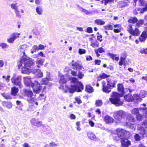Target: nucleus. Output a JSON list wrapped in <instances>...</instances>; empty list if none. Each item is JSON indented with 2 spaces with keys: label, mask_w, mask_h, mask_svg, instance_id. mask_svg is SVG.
<instances>
[{
  "label": "nucleus",
  "mask_w": 147,
  "mask_h": 147,
  "mask_svg": "<svg viewBox=\"0 0 147 147\" xmlns=\"http://www.w3.org/2000/svg\"><path fill=\"white\" fill-rule=\"evenodd\" d=\"M25 93L27 96V100L29 101H33L34 98L33 97V93L31 90H26L25 91Z\"/></svg>",
  "instance_id": "ddd939ff"
},
{
  "label": "nucleus",
  "mask_w": 147,
  "mask_h": 147,
  "mask_svg": "<svg viewBox=\"0 0 147 147\" xmlns=\"http://www.w3.org/2000/svg\"><path fill=\"white\" fill-rule=\"evenodd\" d=\"M98 43L96 41L95 42H92L91 45L93 47L95 48L98 47Z\"/></svg>",
  "instance_id": "09e8293b"
},
{
  "label": "nucleus",
  "mask_w": 147,
  "mask_h": 147,
  "mask_svg": "<svg viewBox=\"0 0 147 147\" xmlns=\"http://www.w3.org/2000/svg\"><path fill=\"white\" fill-rule=\"evenodd\" d=\"M21 77L20 76H17L16 74L13 75L11 79V82L16 85H19L21 87L22 85L21 84Z\"/></svg>",
  "instance_id": "0eeeda50"
},
{
  "label": "nucleus",
  "mask_w": 147,
  "mask_h": 147,
  "mask_svg": "<svg viewBox=\"0 0 147 147\" xmlns=\"http://www.w3.org/2000/svg\"><path fill=\"white\" fill-rule=\"evenodd\" d=\"M139 2L140 5L143 6L145 4V2L144 0H136V2Z\"/></svg>",
  "instance_id": "5fc2aeb1"
},
{
  "label": "nucleus",
  "mask_w": 147,
  "mask_h": 147,
  "mask_svg": "<svg viewBox=\"0 0 147 147\" xmlns=\"http://www.w3.org/2000/svg\"><path fill=\"white\" fill-rule=\"evenodd\" d=\"M87 32L89 33H91L92 32V29L90 27H88L87 28Z\"/></svg>",
  "instance_id": "680f3d73"
},
{
  "label": "nucleus",
  "mask_w": 147,
  "mask_h": 147,
  "mask_svg": "<svg viewBox=\"0 0 147 147\" xmlns=\"http://www.w3.org/2000/svg\"><path fill=\"white\" fill-rule=\"evenodd\" d=\"M146 95V92L144 90L141 91L140 93V95L142 98L144 97Z\"/></svg>",
  "instance_id": "3c124183"
},
{
  "label": "nucleus",
  "mask_w": 147,
  "mask_h": 147,
  "mask_svg": "<svg viewBox=\"0 0 147 147\" xmlns=\"http://www.w3.org/2000/svg\"><path fill=\"white\" fill-rule=\"evenodd\" d=\"M147 38V33L145 31L143 32L139 37L140 41L141 42L144 41Z\"/></svg>",
  "instance_id": "a211bd4d"
},
{
  "label": "nucleus",
  "mask_w": 147,
  "mask_h": 147,
  "mask_svg": "<svg viewBox=\"0 0 147 147\" xmlns=\"http://www.w3.org/2000/svg\"><path fill=\"white\" fill-rule=\"evenodd\" d=\"M34 61L30 58H22L18 63V67L19 68L22 67V72L24 74H29L33 69H29L28 67L33 65Z\"/></svg>",
  "instance_id": "7ed1b4c3"
},
{
  "label": "nucleus",
  "mask_w": 147,
  "mask_h": 147,
  "mask_svg": "<svg viewBox=\"0 0 147 147\" xmlns=\"http://www.w3.org/2000/svg\"><path fill=\"white\" fill-rule=\"evenodd\" d=\"M38 46L36 45H34L32 47V49H31V52L32 54L36 52V51L39 50Z\"/></svg>",
  "instance_id": "f704fd0d"
},
{
  "label": "nucleus",
  "mask_w": 147,
  "mask_h": 147,
  "mask_svg": "<svg viewBox=\"0 0 147 147\" xmlns=\"http://www.w3.org/2000/svg\"><path fill=\"white\" fill-rule=\"evenodd\" d=\"M50 146L52 147H56L58 146L57 144L55 143V142H52L50 143Z\"/></svg>",
  "instance_id": "4d7b16f0"
},
{
  "label": "nucleus",
  "mask_w": 147,
  "mask_h": 147,
  "mask_svg": "<svg viewBox=\"0 0 147 147\" xmlns=\"http://www.w3.org/2000/svg\"><path fill=\"white\" fill-rule=\"evenodd\" d=\"M3 78L5 79V80L7 82H9L10 80V76H3L2 77Z\"/></svg>",
  "instance_id": "37998d69"
},
{
  "label": "nucleus",
  "mask_w": 147,
  "mask_h": 147,
  "mask_svg": "<svg viewBox=\"0 0 147 147\" xmlns=\"http://www.w3.org/2000/svg\"><path fill=\"white\" fill-rule=\"evenodd\" d=\"M46 98V97L44 96V95L43 94H41L40 95V96L38 97V99L40 100L45 101Z\"/></svg>",
  "instance_id": "603ef678"
},
{
  "label": "nucleus",
  "mask_w": 147,
  "mask_h": 147,
  "mask_svg": "<svg viewBox=\"0 0 147 147\" xmlns=\"http://www.w3.org/2000/svg\"><path fill=\"white\" fill-rule=\"evenodd\" d=\"M117 80L114 79H108L107 83L104 81L102 82V90L104 92L109 93L111 91V89L114 88L117 84Z\"/></svg>",
  "instance_id": "20e7f679"
},
{
  "label": "nucleus",
  "mask_w": 147,
  "mask_h": 147,
  "mask_svg": "<svg viewBox=\"0 0 147 147\" xmlns=\"http://www.w3.org/2000/svg\"><path fill=\"white\" fill-rule=\"evenodd\" d=\"M104 120V121L107 123H113L114 121L112 118L108 115L105 116Z\"/></svg>",
  "instance_id": "412c9836"
},
{
  "label": "nucleus",
  "mask_w": 147,
  "mask_h": 147,
  "mask_svg": "<svg viewBox=\"0 0 147 147\" xmlns=\"http://www.w3.org/2000/svg\"><path fill=\"white\" fill-rule=\"evenodd\" d=\"M102 102L101 100H97L96 101V106H100L102 104Z\"/></svg>",
  "instance_id": "8fccbe9b"
},
{
  "label": "nucleus",
  "mask_w": 147,
  "mask_h": 147,
  "mask_svg": "<svg viewBox=\"0 0 147 147\" xmlns=\"http://www.w3.org/2000/svg\"><path fill=\"white\" fill-rule=\"evenodd\" d=\"M140 52L142 54H147V48L141 49Z\"/></svg>",
  "instance_id": "864d4df0"
},
{
  "label": "nucleus",
  "mask_w": 147,
  "mask_h": 147,
  "mask_svg": "<svg viewBox=\"0 0 147 147\" xmlns=\"http://www.w3.org/2000/svg\"><path fill=\"white\" fill-rule=\"evenodd\" d=\"M127 30L130 34L134 36H138L141 32L140 31L138 28L136 27L134 29L132 28L131 25H130L129 26Z\"/></svg>",
  "instance_id": "423d86ee"
},
{
  "label": "nucleus",
  "mask_w": 147,
  "mask_h": 147,
  "mask_svg": "<svg viewBox=\"0 0 147 147\" xmlns=\"http://www.w3.org/2000/svg\"><path fill=\"white\" fill-rule=\"evenodd\" d=\"M71 74L72 76H77V72L73 70L71 71Z\"/></svg>",
  "instance_id": "338daca9"
},
{
  "label": "nucleus",
  "mask_w": 147,
  "mask_h": 147,
  "mask_svg": "<svg viewBox=\"0 0 147 147\" xmlns=\"http://www.w3.org/2000/svg\"><path fill=\"white\" fill-rule=\"evenodd\" d=\"M31 72L35 74L36 76L38 78H40L43 76V73L39 69H34L31 71Z\"/></svg>",
  "instance_id": "2eb2a0df"
},
{
  "label": "nucleus",
  "mask_w": 147,
  "mask_h": 147,
  "mask_svg": "<svg viewBox=\"0 0 147 147\" xmlns=\"http://www.w3.org/2000/svg\"><path fill=\"white\" fill-rule=\"evenodd\" d=\"M124 99L126 101L129 102L133 100V97L131 94H129L125 96Z\"/></svg>",
  "instance_id": "a878e982"
},
{
  "label": "nucleus",
  "mask_w": 147,
  "mask_h": 147,
  "mask_svg": "<svg viewBox=\"0 0 147 147\" xmlns=\"http://www.w3.org/2000/svg\"><path fill=\"white\" fill-rule=\"evenodd\" d=\"M71 83L70 88L67 86H61L59 87V89H62L65 92L69 91L71 93H73L75 91L80 92L84 89V86L82 82L79 81L78 79L76 78L73 77L70 79Z\"/></svg>",
  "instance_id": "f257e3e1"
},
{
  "label": "nucleus",
  "mask_w": 147,
  "mask_h": 147,
  "mask_svg": "<svg viewBox=\"0 0 147 147\" xmlns=\"http://www.w3.org/2000/svg\"><path fill=\"white\" fill-rule=\"evenodd\" d=\"M114 27H118V28L114 29V32L115 33H118L121 32L122 30V28L120 25H115L114 26Z\"/></svg>",
  "instance_id": "bb28decb"
},
{
  "label": "nucleus",
  "mask_w": 147,
  "mask_h": 147,
  "mask_svg": "<svg viewBox=\"0 0 147 147\" xmlns=\"http://www.w3.org/2000/svg\"><path fill=\"white\" fill-rule=\"evenodd\" d=\"M17 5V3H12L10 5L11 7L13 9L17 10L18 9V7Z\"/></svg>",
  "instance_id": "79ce46f5"
},
{
  "label": "nucleus",
  "mask_w": 147,
  "mask_h": 147,
  "mask_svg": "<svg viewBox=\"0 0 147 147\" xmlns=\"http://www.w3.org/2000/svg\"><path fill=\"white\" fill-rule=\"evenodd\" d=\"M69 117L72 119H76V117L75 115L73 114H71L69 116Z\"/></svg>",
  "instance_id": "0e129e2a"
},
{
  "label": "nucleus",
  "mask_w": 147,
  "mask_h": 147,
  "mask_svg": "<svg viewBox=\"0 0 147 147\" xmlns=\"http://www.w3.org/2000/svg\"><path fill=\"white\" fill-rule=\"evenodd\" d=\"M77 77L79 79H82L83 78L84 74L81 72L79 71L77 74Z\"/></svg>",
  "instance_id": "ea45409f"
},
{
  "label": "nucleus",
  "mask_w": 147,
  "mask_h": 147,
  "mask_svg": "<svg viewBox=\"0 0 147 147\" xmlns=\"http://www.w3.org/2000/svg\"><path fill=\"white\" fill-rule=\"evenodd\" d=\"M23 82L25 85L27 86H32L33 83H32L31 78L28 77H24L23 78Z\"/></svg>",
  "instance_id": "4468645a"
},
{
  "label": "nucleus",
  "mask_w": 147,
  "mask_h": 147,
  "mask_svg": "<svg viewBox=\"0 0 147 147\" xmlns=\"http://www.w3.org/2000/svg\"><path fill=\"white\" fill-rule=\"evenodd\" d=\"M0 47L2 48H6L8 47V45L5 43H1L0 44Z\"/></svg>",
  "instance_id": "6e6d98bb"
},
{
  "label": "nucleus",
  "mask_w": 147,
  "mask_h": 147,
  "mask_svg": "<svg viewBox=\"0 0 147 147\" xmlns=\"http://www.w3.org/2000/svg\"><path fill=\"white\" fill-rule=\"evenodd\" d=\"M126 2L119 1L118 2L117 6L118 8H122L128 5L129 1L128 0Z\"/></svg>",
  "instance_id": "dca6fc26"
},
{
  "label": "nucleus",
  "mask_w": 147,
  "mask_h": 147,
  "mask_svg": "<svg viewBox=\"0 0 147 147\" xmlns=\"http://www.w3.org/2000/svg\"><path fill=\"white\" fill-rule=\"evenodd\" d=\"M125 58L123 57H121L120 59V61L119 62V65H120L121 66L123 65L125 63Z\"/></svg>",
  "instance_id": "4c0bfd02"
},
{
  "label": "nucleus",
  "mask_w": 147,
  "mask_h": 147,
  "mask_svg": "<svg viewBox=\"0 0 147 147\" xmlns=\"http://www.w3.org/2000/svg\"><path fill=\"white\" fill-rule=\"evenodd\" d=\"M66 78V76H61L59 80V83L60 84H63L65 83L66 82V80L65 78Z\"/></svg>",
  "instance_id": "473e14b6"
},
{
  "label": "nucleus",
  "mask_w": 147,
  "mask_h": 147,
  "mask_svg": "<svg viewBox=\"0 0 147 147\" xmlns=\"http://www.w3.org/2000/svg\"><path fill=\"white\" fill-rule=\"evenodd\" d=\"M44 61L45 59H44L38 58L36 62V66L38 67H40L43 65Z\"/></svg>",
  "instance_id": "aec40b11"
},
{
  "label": "nucleus",
  "mask_w": 147,
  "mask_h": 147,
  "mask_svg": "<svg viewBox=\"0 0 147 147\" xmlns=\"http://www.w3.org/2000/svg\"><path fill=\"white\" fill-rule=\"evenodd\" d=\"M133 100H141V98L140 96L137 94H135L134 95Z\"/></svg>",
  "instance_id": "49530a36"
},
{
  "label": "nucleus",
  "mask_w": 147,
  "mask_h": 147,
  "mask_svg": "<svg viewBox=\"0 0 147 147\" xmlns=\"http://www.w3.org/2000/svg\"><path fill=\"white\" fill-rule=\"evenodd\" d=\"M118 91L121 93V94L118 93L116 92H113L111 95V98L109 100L111 102L117 106H119L122 105L123 101L121 100L119 98L122 97L125 94L123 85L122 84H119L117 85Z\"/></svg>",
  "instance_id": "f03ea898"
},
{
  "label": "nucleus",
  "mask_w": 147,
  "mask_h": 147,
  "mask_svg": "<svg viewBox=\"0 0 147 147\" xmlns=\"http://www.w3.org/2000/svg\"><path fill=\"white\" fill-rule=\"evenodd\" d=\"M5 87V84L0 82V89H3Z\"/></svg>",
  "instance_id": "69168bd1"
},
{
  "label": "nucleus",
  "mask_w": 147,
  "mask_h": 147,
  "mask_svg": "<svg viewBox=\"0 0 147 147\" xmlns=\"http://www.w3.org/2000/svg\"><path fill=\"white\" fill-rule=\"evenodd\" d=\"M131 113L134 114H137L138 113V110L137 108L131 110Z\"/></svg>",
  "instance_id": "13d9d810"
},
{
  "label": "nucleus",
  "mask_w": 147,
  "mask_h": 147,
  "mask_svg": "<svg viewBox=\"0 0 147 147\" xmlns=\"http://www.w3.org/2000/svg\"><path fill=\"white\" fill-rule=\"evenodd\" d=\"M76 101L74 102V103H77L78 104H80L82 102V100L80 99V98L78 97H76L75 98Z\"/></svg>",
  "instance_id": "de8ad7c7"
},
{
  "label": "nucleus",
  "mask_w": 147,
  "mask_h": 147,
  "mask_svg": "<svg viewBox=\"0 0 147 147\" xmlns=\"http://www.w3.org/2000/svg\"><path fill=\"white\" fill-rule=\"evenodd\" d=\"M28 47V46L26 44L20 45L19 48L18 52L20 54L25 55V51Z\"/></svg>",
  "instance_id": "f8f14e48"
},
{
  "label": "nucleus",
  "mask_w": 147,
  "mask_h": 147,
  "mask_svg": "<svg viewBox=\"0 0 147 147\" xmlns=\"http://www.w3.org/2000/svg\"><path fill=\"white\" fill-rule=\"evenodd\" d=\"M78 52L80 55L84 54L86 53V51L84 49H79L78 50Z\"/></svg>",
  "instance_id": "a19ab883"
},
{
  "label": "nucleus",
  "mask_w": 147,
  "mask_h": 147,
  "mask_svg": "<svg viewBox=\"0 0 147 147\" xmlns=\"http://www.w3.org/2000/svg\"><path fill=\"white\" fill-rule=\"evenodd\" d=\"M108 56L110 57L113 60L118 61L119 60V57L116 56V55L113 54L109 53H107Z\"/></svg>",
  "instance_id": "5701e85b"
},
{
  "label": "nucleus",
  "mask_w": 147,
  "mask_h": 147,
  "mask_svg": "<svg viewBox=\"0 0 147 147\" xmlns=\"http://www.w3.org/2000/svg\"><path fill=\"white\" fill-rule=\"evenodd\" d=\"M31 86L34 92L36 93L40 92L41 89V86L38 82L36 81L35 83H33Z\"/></svg>",
  "instance_id": "1a4fd4ad"
},
{
  "label": "nucleus",
  "mask_w": 147,
  "mask_h": 147,
  "mask_svg": "<svg viewBox=\"0 0 147 147\" xmlns=\"http://www.w3.org/2000/svg\"><path fill=\"white\" fill-rule=\"evenodd\" d=\"M36 13L39 15H42L43 13V8L41 6H38L36 8Z\"/></svg>",
  "instance_id": "393cba45"
},
{
  "label": "nucleus",
  "mask_w": 147,
  "mask_h": 147,
  "mask_svg": "<svg viewBox=\"0 0 147 147\" xmlns=\"http://www.w3.org/2000/svg\"><path fill=\"white\" fill-rule=\"evenodd\" d=\"M136 117L137 119L140 121L142 119V115L140 114H138L136 116Z\"/></svg>",
  "instance_id": "052dcab7"
},
{
  "label": "nucleus",
  "mask_w": 147,
  "mask_h": 147,
  "mask_svg": "<svg viewBox=\"0 0 147 147\" xmlns=\"http://www.w3.org/2000/svg\"><path fill=\"white\" fill-rule=\"evenodd\" d=\"M121 142L122 146H127L130 144V141L128 140L127 139L122 140Z\"/></svg>",
  "instance_id": "4be33fe9"
},
{
  "label": "nucleus",
  "mask_w": 147,
  "mask_h": 147,
  "mask_svg": "<svg viewBox=\"0 0 147 147\" xmlns=\"http://www.w3.org/2000/svg\"><path fill=\"white\" fill-rule=\"evenodd\" d=\"M88 138L91 140H96L97 139L94 134L92 132H89L88 134Z\"/></svg>",
  "instance_id": "b1692460"
},
{
  "label": "nucleus",
  "mask_w": 147,
  "mask_h": 147,
  "mask_svg": "<svg viewBox=\"0 0 147 147\" xmlns=\"http://www.w3.org/2000/svg\"><path fill=\"white\" fill-rule=\"evenodd\" d=\"M144 20H139L138 22L136 24L137 26L139 27L144 23Z\"/></svg>",
  "instance_id": "c03bdc74"
},
{
  "label": "nucleus",
  "mask_w": 147,
  "mask_h": 147,
  "mask_svg": "<svg viewBox=\"0 0 147 147\" xmlns=\"http://www.w3.org/2000/svg\"><path fill=\"white\" fill-rule=\"evenodd\" d=\"M105 29L107 30H112L113 29V27L112 25L109 24L107 26H104Z\"/></svg>",
  "instance_id": "a18cd8bd"
},
{
  "label": "nucleus",
  "mask_w": 147,
  "mask_h": 147,
  "mask_svg": "<svg viewBox=\"0 0 147 147\" xmlns=\"http://www.w3.org/2000/svg\"><path fill=\"white\" fill-rule=\"evenodd\" d=\"M2 104L3 106L9 109L11 108L12 106V105L10 102H2Z\"/></svg>",
  "instance_id": "cd10ccee"
},
{
  "label": "nucleus",
  "mask_w": 147,
  "mask_h": 147,
  "mask_svg": "<svg viewBox=\"0 0 147 147\" xmlns=\"http://www.w3.org/2000/svg\"><path fill=\"white\" fill-rule=\"evenodd\" d=\"M18 88L15 87L12 88L11 89V94L13 96H15L18 93Z\"/></svg>",
  "instance_id": "2f4dec72"
},
{
  "label": "nucleus",
  "mask_w": 147,
  "mask_h": 147,
  "mask_svg": "<svg viewBox=\"0 0 147 147\" xmlns=\"http://www.w3.org/2000/svg\"><path fill=\"white\" fill-rule=\"evenodd\" d=\"M126 115V113L122 110L118 111L114 113L113 116L115 119V122L118 123L120 122L121 119L125 117Z\"/></svg>",
  "instance_id": "39448f33"
},
{
  "label": "nucleus",
  "mask_w": 147,
  "mask_h": 147,
  "mask_svg": "<svg viewBox=\"0 0 147 147\" xmlns=\"http://www.w3.org/2000/svg\"><path fill=\"white\" fill-rule=\"evenodd\" d=\"M110 76V75L106 74L104 73H103L102 74H100L99 75V76L98 78V80H100L101 79L108 78Z\"/></svg>",
  "instance_id": "c85d7f7f"
},
{
  "label": "nucleus",
  "mask_w": 147,
  "mask_h": 147,
  "mask_svg": "<svg viewBox=\"0 0 147 147\" xmlns=\"http://www.w3.org/2000/svg\"><path fill=\"white\" fill-rule=\"evenodd\" d=\"M82 11L87 15H89L90 13V12L84 9H82Z\"/></svg>",
  "instance_id": "e2e57ef3"
},
{
  "label": "nucleus",
  "mask_w": 147,
  "mask_h": 147,
  "mask_svg": "<svg viewBox=\"0 0 147 147\" xmlns=\"http://www.w3.org/2000/svg\"><path fill=\"white\" fill-rule=\"evenodd\" d=\"M30 122L32 126H33L40 127L43 125L41 121L34 118L30 120Z\"/></svg>",
  "instance_id": "9b49d317"
},
{
  "label": "nucleus",
  "mask_w": 147,
  "mask_h": 147,
  "mask_svg": "<svg viewBox=\"0 0 147 147\" xmlns=\"http://www.w3.org/2000/svg\"><path fill=\"white\" fill-rule=\"evenodd\" d=\"M138 21L137 19L136 18H131L128 20V22L134 24Z\"/></svg>",
  "instance_id": "e433bc0d"
},
{
  "label": "nucleus",
  "mask_w": 147,
  "mask_h": 147,
  "mask_svg": "<svg viewBox=\"0 0 147 147\" xmlns=\"http://www.w3.org/2000/svg\"><path fill=\"white\" fill-rule=\"evenodd\" d=\"M71 65L73 66V68L74 69H76L81 70L82 69H84L83 66L82 64L77 63H76L74 64L72 63L71 64Z\"/></svg>",
  "instance_id": "f3484780"
},
{
  "label": "nucleus",
  "mask_w": 147,
  "mask_h": 147,
  "mask_svg": "<svg viewBox=\"0 0 147 147\" xmlns=\"http://www.w3.org/2000/svg\"><path fill=\"white\" fill-rule=\"evenodd\" d=\"M49 81V79L48 78H46L43 79L41 82V84L47 85L48 84Z\"/></svg>",
  "instance_id": "c9c22d12"
},
{
  "label": "nucleus",
  "mask_w": 147,
  "mask_h": 147,
  "mask_svg": "<svg viewBox=\"0 0 147 147\" xmlns=\"http://www.w3.org/2000/svg\"><path fill=\"white\" fill-rule=\"evenodd\" d=\"M94 22L96 24L100 25H102L105 24V22L101 19H96Z\"/></svg>",
  "instance_id": "7c9ffc66"
},
{
  "label": "nucleus",
  "mask_w": 147,
  "mask_h": 147,
  "mask_svg": "<svg viewBox=\"0 0 147 147\" xmlns=\"http://www.w3.org/2000/svg\"><path fill=\"white\" fill-rule=\"evenodd\" d=\"M95 52L98 57L100 56V55L98 54V52L100 53H102L104 52L103 49L102 48H100L98 50H95Z\"/></svg>",
  "instance_id": "72a5a7b5"
},
{
  "label": "nucleus",
  "mask_w": 147,
  "mask_h": 147,
  "mask_svg": "<svg viewBox=\"0 0 147 147\" xmlns=\"http://www.w3.org/2000/svg\"><path fill=\"white\" fill-rule=\"evenodd\" d=\"M20 35V33L17 32L13 33L11 34V37L7 39V41L9 43H12L16 38L19 37Z\"/></svg>",
  "instance_id": "9d476101"
},
{
  "label": "nucleus",
  "mask_w": 147,
  "mask_h": 147,
  "mask_svg": "<svg viewBox=\"0 0 147 147\" xmlns=\"http://www.w3.org/2000/svg\"><path fill=\"white\" fill-rule=\"evenodd\" d=\"M127 120L126 122V125L128 126V127L132 129H135L134 125H132V123L134 121V118L131 115H128L127 117Z\"/></svg>",
  "instance_id": "6e6552de"
},
{
  "label": "nucleus",
  "mask_w": 147,
  "mask_h": 147,
  "mask_svg": "<svg viewBox=\"0 0 147 147\" xmlns=\"http://www.w3.org/2000/svg\"><path fill=\"white\" fill-rule=\"evenodd\" d=\"M134 138L136 140L139 141L140 140V137L138 134H136L134 136Z\"/></svg>",
  "instance_id": "774afa93"
},
{
  "label": "nucleus",
  "mask_w": 147,
  "mask_h": 147,
  "mask_svg": "<svg viewBox=\"0 0 147 147\" xmlns=\"http://www.w3.org/2000/svg\"><path fill=\"white\" fill-rule=\"evenodd\" d=\"M46 46H44L42 45H39L38 46V49L39 50H43L45 49V47Z\"/></svg>",
  "instance_id": "bf43d9fd"
},
{
  "label": "nucleus",
  "mask_w": 147,
  "mask_h": 147,
  "mask_svg": "<svg viewBox=\"0 0 147 147\" xmlns=\"http://www.w3.org/2000/svg\"><path fill=\"white\" fill-rule=\"evenodd\" d=\"M116 134L119 137L123 136L125 133V131L123 129L118 128L116 130Z\"/></svg>",
  "instance_id": "6ab92c4d"
},
{
  "label": "nucleus",
  "mask_w": 147,
  "mask_h": 147,
  "mask_svg": "<svg viewBox=\"0 0 147 147\" xmlns=\"http://www.w3.org/2000/svg\"><path fill=\"white\" fill-rule=\"evenodd\" d=\"M85 90L88 93H92L94 91V89L93 88L89 85H88L86 86Z\"/></svg>",
  "instance_id": "c756f323"
},
{
  "label": "nucleus",
  "mask_w": 147,
  "mask_h": 147,
  "mask_svg": "<svg viewBox=\"0 0 147 147\" xmlns=\"http://www.w3.org/2000/svg\"><path fill=\"white\" fill-rule=\"evenodd\" d=\"M147 10V3L146 4L145 7L144 8H143L142 9H138V11H140V13H142L145 11H146Z\"/></svg>",
  "instance_id": "58836bf2"
}]
</instances>
